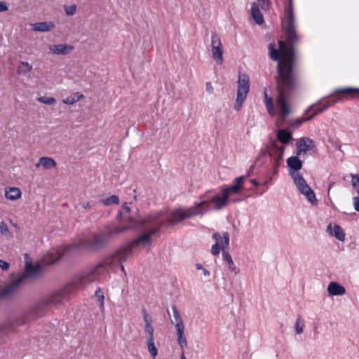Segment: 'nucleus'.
<instances>
[{"mask_svg": "<svg viewBox=\"0 0 359 359\" xmlns=\"http://www.w3.org/2000/svg\"><path fill=\"white\" fill-rule=\"evenodd\" d=\"M82 207L86 210H88L90 208H91L92 207V203H90V202H88V203H83L81 204Z\"/></svg>", "mask_w": 359, "mask_h": 359, "instance_id": "52", "label": "nucleus"}, {"mask_svg": "<svg viewBox=\"0 0 359 359\" xmlns=\"http://www.w3.org/2000/svg\"><path fill=\"white\" fill-rule=\"evenodd\" d=\"M287 163L289 169L293 172H297L302 168V162L297 156L288 158Z\"/></svg>", "mask_w": 359, "mask_h": 359, "instance_id": "24", "label": "nucleus"}, {"mask_svg": "<svg viewBox=\"0 0 359 359\" xmlns=\"http://www.w3.org/2000/svg\"><path fill=\"white\" fill-rule=\"evenodd\" d=\"M223 259L228 263V269L230 271L233 272L234 274H237L239 270L236 267L231 256L227 251L222 252Z\"/></svg>", "mask_w": 359, "mask_h": 359, "instance_id": "27", "label": "nucleus"}, {"mask_svg": "<svg viewBox=\"0 0 359 359\" xmlns=\"http://www.w3.org/2000/svg\"><path fill=\"white\" fill-rule=\"evenodd\" d=\"M327 292L330 295L339 296L346 293V289L337 282H331L327 286Z\"/></svg>", "mask_w": 359, "mask_h": 359, "instance_id": "18", "label": "nucleus"}, {"mask_svg": "<svg viewBox=\"0 0 359 359\" xmlns=\"http://www.w3.org/2000/svg\"><path fill=\"white\" fill-rule=\"evenodd\" d=\"M266 151L271 159L273 173L276 175L278 174L279 167L283 160L285 148L283 146H279L276 141H272L268 146Z\"/></svg>", "mask_w": 359, "mask_h": 359, "instance_id": "10", "label": "nucleus"}, {"mask_svg": "<svg viewBox=\"0 0 359 359\" xmlns=\"http://www.w3.org/2000/svg\"><path fill=\"white\" fill-rule=\"evenodd\" d=\"M174 321L171 320V323L175 325L176 330L184 329V325L183 320L181 318L180 313L177 309L175 305H172V306Z\"/></svg>", "mask_w": 359, "mask_h": 359, "instance_id": "22", "label": "nucleus"}, {"mask_svg": "<svg viewBox=\"0 0 359 359\" xmlns=\"http://www.w3.org/2000/svg\"><path fill=\"white\" fill-rule=\"evenodd\" d=\"M140 219L135 220L132 217H128V221L133 223V225L130 227H116L114 229L105 228L101 231L93 233L91 237L88 239L81 240L69 245L60 247L52 253L54 257L51 258L50 263H55L63 256L73 252L75 249H83L91 252L100 251L107 245L114 234L123 232L128 229L135 228V222H138Z\"/></svg>", "mask_w": 359, "mask_h": 359, "instance_id": "4", "label": "nucleus"}, {"mask_svg": "<svg viewBox=\"0 0 359 359\" xmlns=\"http://www.w3.org/2000/svg\"><path fill=\"white\" fill-rule=\"evenodd\" d=\"M315 147L314 142L309 137H302L297 143V155L302 153L306 154L308 151Z\"/></svg>", "mask_w": 359, "mask_h": 359, "instance_id": "13", "label": "nucleus"}, {"mask_svg": "<svg viewBox=\"0 0 359 359\" xmlns=\"http://www.w3.org/2000/svg\"><path fill=\"white\" fill-rule=\"evenodd\" d=\"M333 231V235L337 240L340 241H344L345 240V233L340 226L334 224Z\"/></svg>", "mask_w": 359, "mask_h": 359, "instance_id": "33", "label": "nucleus"}, {"mask_svg": "<svg viewBox=\"0 0 359 359\" xmlns=\"http://www.w3.org/2000/svg\"><path fill=\"white\" fill-rule=\"evenodd\" d=\"M278 50L282 53V56H285L288 58V46L285 41H278Z\"/></svg>", "mask_w": 359, "mask_h": 359, "instance_id": "39", "label": "nucleus"}, {"mask_svg": "<svg viewBox=\"0 0 359 359\" xmlns=\"http://www.w3.org/2000/svg\"><path fill=\"white\" fill-rule=\"evenodd\" d=\"M212 238L216 241V243L212 246L211 252L213 255H217L220 251L219 241L221 240V235L219 233H215Z\"/></svg>", "mask_w": 359, "mask_h": 359, "instance_id": "31", "label": "nucleus"}, {"mask_svg": "<svg viewBox=\"0 0 359 359\" xmlns=\"http://www.w3.org/2000/svg\"><path fill=\"white\" fill-rule=\"evenodd\" d=\"M83 97L82 94L76 93L74 96L67 97L63 100V102L66 104H73Z\"/></svg>", "mask_w": 359, "mask_h": 359, "instance_id": "34", "label": "nucleus"}, {"mask_svg": "<svg viewBox=\"0 0 359 359\" xmlns=\"http://www.w3.org/2000/svg\"><path fill=\"white\" fill-rule=\"evenodd\" d=\"M278 141L283 144H287L292 140V133L287 130H280L277 133Z\"/></svg>", "mask_w": 359, "mask_h": 359, "instance_id": "26", "label": "nucleus"}, {"mask_svg": "<svg viewBox=\"0 0 359 359\" xmlns=\"http://www.w3.org/2000/svg\"><path fill=\"white\" fill-rule=\"evenodd\" d=\"M251 15L257 24H263L264 21L263 15L259 11L258 4L255 2H253L251 6Z\"/></svg>", "mask_w": 359, "mask_h": 359, "instance_id": "21", "label": "nucleus"}, {"mask_svg": "<svg viewBox=\"0 0 359 359\" xmlns=\"http://www.w3.org/2000/svg\"><path fill=\"white\" fill-rule=\"evenodd\" d=\"M13 327L10 323H5L0 325V343L6 337L9 333L13 332Z\"/></svg>", "mask_w": 359, "mask_h": 359, "instance_id": "29", "label": "nucleus"}, {"mask_svg": "<svg viewBox=\"0 0 359 359\" xmlns=\"http://www.w3.org/2000/svg\"><path fill=\"white\" fill-rule=\"evenodd\" d=\"M161 216V212L151 213L144 218H141L138 222H135V226H140V229L144 233L134 239L130 244L121 247L115 252L109 255L118 262V264L114 267V271H111L112 272H116V270L120 268L126 276L123 262H126L132 255L133 248L138 247L142 244L150 245L151 243V237L159 232L164 224Z\"/></svg>", "mask_w": 359, "mask_h": 359, "instance_id": "3", "label": "nucleus"}, {"mask_svg": "<svg viewBox=\"0 0 359 359\" xmlns=\"http://www.w3.org/2000/svg\"><path fill=\"white\" fill-rule=\"evenodd\" d=\"M283 29L288 46V57L295 61L296 46L300 43L301 37L297 34L295 21L282 22Z\"/></svg>", "mask_w": 359, "mask_h": 359, "instance_id": "8", "label": "nucleus"}, {"mask_svg": "<svg viewBox=\"0 0 359 359\" xmlns=\"http://www.w3.org/2000/svg\"><path fill=\"white\" fill-rule=\"evenodd\" d=\"M27 278V276L26 274L20 275L4 289L0 290V298H9L16 294Z\"/></svg>", "mask_w": 359, "mask_h": 359, "instance_id": "11", "label": "nucleus"}, {"mask_svg": "<svg viewBox=\"0 0 359 359\" xmlns=\"http://www.w3.org/2000/svg\"><path fill=\"white\" fill-rule=\"evenodd\" d=\"M0 232L4 236H8L10 233L8 227L4 222H0Z\"/></svg>", "mask_w": 359, "mask_h": 359, "instance_id": "45", "label": "nucleus"}, {"mask_svg": "<svg viewBox=\"0 0 359 359\" xmlns=\"http://www.w3.org/2000/svg\"><path fill=\"white\" fill-rule=\"evenodd\" d=\"M38 100L40 102L48 105L53 104L56 102L54 97H41Z\"/></svg>", "mask_w": 359, "mask_h": 359, "instance_id": "43", "label": "nucleus"}, {"mask_svg": "<svg viewBox=\"0 0 359 359\" xmlns=\"http://www.w3.org/2000/svg\"><path fill=\"white\" fill-rule=\"evenodd\" d=\"M250 90V79L248 74H239L235 109L239 111Z\"/></svg>", "mask_w": 359, "mask_h": 359, "instance_id": "9", "label": "nucleus"}, {"mask_svg": "<svg viewBox=\"0 0 359 359\" xmlns=\"http://www.w3.org/2000/svg\"><path fill=\"white\" fill-rule=\"evenodd\" d=\"M184 329L176 330L177 341L182 350L187 346V341L184 334Z\"/></svg>", "mask_w": 359, "mask_h": 359, "instance_id": "32", "label": "nucleus"}, {"mask_svg": "<svg viewBox=\"0 0 359 359\" xmlns=\"http://www.w3.org/2000/svg\"><path fill=\"white\" fill-rule=\"evenodd\" d=\"M259 5L262 8V9L264 11H267L270 8V2L269 0H257Z\"/></svg>", "mask_w": 359, "mask_h": 359, "instance_id": "46", "label": "nucleus"}, {"mask_svg": "<svg viewBox=\"0 0 359 359\" xmlns=\"http://www.w3.org/2000/svg\"><path fill=\"white\" fill-rule=\"evenodd\" d=\"M353 205L355 210L359 212V196L353 198Z\"/></svg>", "mask_w": 359, "mask_h": 359, "instance_id": "48", "label": "nucleus"}, {"mask_svg": "<svg viewBox=\"0 0 359 359\" xmlns=\"http://www.w3.org/2000/svg\"><path fill=\"white\" fill-rule=\"evenodd\" d=\"M102 202L104 205L108 206L111 204H118L119 199L117 196L111 195L109 197L103 199Z\"/></svg>", "mask_w": 359, "mask_h": 359, "instance_id": "38", "label": "nucleus"}, {"mask_svg": "<svg viewBox=\"0 0 359 359\" xmlns=\"http://www.w3.org/2000/svg\"><path fill=\"white\" fill-rule=\"evenodd\" d=\"M327 231L328 232H330V234H332V229H331V224H329V225L327 226Z\"/></svg>", "mask_w": 359, "mask_h": 359, "instance_id": "58", "label": "nucleus"}, {"mask_svg": "<svg viewBox=\"0 0 359 359\" xmlns=\"http://www.w3.org/2000/svg\"><path fill=\"white\" fill-rule=\"evenodd\" d=\"M76 11V5H71L69 6H65V11L67 15L72 16L73 15Z\"/></svg>", "mask_w": 359, "mask_h": 359, "instance_id": "42", "label": "nucleus"}, {"mask_svg": "<svg viewBox=\"0 0 359 359\" xmlns=\"http://www.w3.org/2000/svg\"><path fill=\"white\" fill-rule=\"evenodd\" d=\"M241 191L242 190L239 189V187L234 185L233 184L227 187H222L220 195L215 194L213 196H210L212 191H209L206 192L204 196L205 199L196 203L195 205L191 206L185 210L177 209L173 211L167 223L170 226H174L185 219L203 215L212 209L211 204H212L213 209L215 210H221L231 203V196L240 194Z\"/></svg>", "mask_w": 359, "mask_h": 359, "instance_id": "2", "label": "nucleus"}, {"mask_svg": "<svg viewBox=\"0 0 359 359\" xmlns=\"http://www.w3.org/2000/svg\"><path fill=\"white\" fill-rule=\"evenodd\" d=\"M8 9L7 4L4 1H0V12L6 11Z\"/></svg>", "mask_w": 359, "mask_h": 359, "instance_id": "50", "label": "nucleus"}, {"mask_svg": "<svg viewBox=\"0 0 359 359\" xmlns=\"http://www.w3.org/2000/svg\"><path fill=\"white\" fill-rule=\"evenodd\" d=\"M48 48L53 54L66 55L74 50V46L67 44H57L50 45Z\"/></svg>", "mask_w": 359, "mask_h": 359, "instance_id": "16", "label": "nucleus"}, {"mask_svg": "<svg viewBox=\"0 0 359 359\" xmlns=\"http://www.w3.org/2000/svg\"><path fill=\"white\" fill-rule=\"evenodd\" d=\"M291 175L299 192H303L304 190L310 188L300 172H292Z\"/></svg>", "mask_w": 359, "mask_h": 359, "instance_id": "17", "label": "nucleus"}, {"mask_svg": "<svg viewBox=\"0 0 359 359\" xmlns=\"http://www.w3.org/2000/svg\"><path fill=\"white\" fill-rule=\"evenodd\" d=\"M229 232L223 233V238L221 237L219 241V245L222 251H225V249L229 247Z\"/></svg>", "mask_w": 359, "mask_h": 359, "instance_id": "37", "label": "nucleus"}, {"mask_svg": "<svg viewBox=\"0 0 359 359\" xmlns=\"http://www.w3.org/2000/svg\"><path fill=\"white\" fill-rule=\"evenodd\" d=\"M42 166L44 169L48 170L57 166L56 161L50 157H41L39 162L36 164V168Z\"/></svg>", "mask_w": 359, "mask_h": 359, "instance_id": "20", "label": "nucleus"}, {"mask_svg": "<svg viewBox=\"0 0 359 359\" xmlns=\"http://www.w3.org/2000/svg\"><path fill=\"white\" fill-rule=\"evenodd\" d=\"M9 263L2 259H0V267L4 270H7L9 268Z\"/></svg>", "mask_w": 359, "mask_h": 359, "instance_id": "49", "label": "nucleus"}, {"mask_svg": "<svg viewBox=\"0 0 359 359\" xmlns=\"http://www.w3.org/2000/svg\"><path fill=\"white\" fill-rule=\"evenodd\" d=\"M250 175V172H248L246 175L236 177L233 180V184L239 187L242 191L244 189L243 182Z\"/></svg>", "mask_w": 359, "mask_h": 359, "instance_id": "36", "label": "nucleus"}, {"mask_svg": "<svg viewBox=\"0 0 359 359\" xmlns=\"http://www.w3.org/2000/svg\"><path fill=\"white\" fill-rule=\"evenodd\" d=\"M300 193L306 197L310 203L312 205H317L318 201L316 198L315 193L311 188H309L307 190L306 189L303 192Z\"/></svg>", "mask_w": 359, "mask_h": 359, "instance_id": "30", "label": "nucleus"}, {"mask_svg": "<svg viewBox=\"0 0 359 359\" xmlns=\"http://www.w3.org/2000/svg\"><path fill=\"white\" fill-rule=\"evenodd\" d=\"M284 13L285 16L283 22L295 21L293 0H285Z\"/></svg>", "mask_w": 359, "mask_h": 359, "instance_id": "15", "label": "nucleus"}, {"mask_svg": "<svg viewBox=\"0 0 359 359\" xmlns=\"http://www.w3.org/2000/svg\"><path fill=\"white\" fill-rule=\"evenodd\" d=\"M211 51L213 59L217 64L223 62V46L219 36L215 32L211 34Z\"/></svg>", "mask_w": 359, "mask_h": 359, "instance_id": "12", "label": "nucleus"}, {"mask_svg": "<svg viewBox=\"0 0 359 359\" xmlns=\"http://www.w3.org/2000/svg\"><path fill=\"white\" fill-rule=\"evenodd\" d=\"M142 315H143V320L145 323L144 332L146 334V338L147 339H153V338H154V328L152 326V318L148 314V313L147 312V311L144 308H142Z\"/></svg>", "mask_w": 359, "mask_h": 359, "instance_id": "14", "label": "nucleus"}, {"mask_svg": "<svg viewBox=\"0 0 359 359\" xmlns=\"http://www.w3.org/2000/svg\"><path fill=\"white\" fill-rule=\"evenodd\" d=\"M206 90L210 93H212L213 92V87L210 83H208L206 84Z\"/></svg>", "mask_w": 359, "mask_h": 359, "instance_id": "53", "label": "nucleus"}, {"mask_svg": "<svg viewBox=\"0 0 359 359\" xmlns=\"http://www.w3.org/2000/svg\"><path fill=\"white\" fill-rule=\"evenodd\" d=\"M122 213L121 211L118 212V216H121Z\"/></svg>", "mask_w": 359, "mask_h": 359, "instance_id": "60", "label": "nucleus"}, {"mask_svg": "<svg viewBox=\"0 0 359 359\" xmlns=\"http://www.w3.org/2000/svg\"><path fill=\"white\" fill-rule=\"evenodd\" d=\"M180 359H187L186 357H185L184 351H182V353H181V355H180Z\"/></svg>", "mask_w": 359, "mask_h": 359, "instance_id": "59", "label": "nucleus"}, {"mask_svg": "<svg viewBox=\"0 0 359 359\" xmlns=\"http://www.w3.org/2000/svg\"><path fill=\"white\" fill-rule=\"evenodd\" d=\"M25 269L26 272L24 273L23 274H26L28 278L29 276H34L38 275L41 271V267L40 265L38 264L33 266L32 262H26Z\"/></svg>", "mask_w": 359, "mask_h": 359, "instance_id": "25", "label": "nucleus"}, {"mask_svg": "<svg viewBox=\"0 0 359 359\" xmlns=\"http://www.w3.org/2000/svg\"><path fill=\"white\" fill-rule=\"evenodd\" d=\"M95 297L97 298V300L100 302V307L102 309L104 307V297L102 290L100 287L97 288L95 291Z\"/></svg>", "mask_w": 359, "mask_h": 359, "instance_id": "41", "label": "nucleus"}, {"mask_svg": "<svg viewBox=\"0 0 359 359\" xmlns=\"http://www.w3.org/2000/svg\"><path fill=\"white\" fill-rule=\"evenodd\" d=\"M118 264L112 257H106L84 273L74 278L64 288L71 297L76 291L83 288L86 284L93 282H102L106 280L111 271Z\"/></svg>", "mask_w": 359, "mask_h": 359, "instance_id": "5", "label": "nucleus"}, {"mask_svg": "<svg viewBox=\"0 0 359 359\" xmlns=\"http://www.w3.org/2000/svg\"><path fill=\"white\" fill-rule=\"evenodd\" d=\"M264 103L267 111L271 116H274L276 115V111L273 107V99L268 95L266 88L264 89Z\"/></svg>", "mask_w": 359, "mask_h": 359, "instance_id": "28", "label": "nucleus"}, {"mask_svg": "<svg viewBox=\"0 0 359 359\" xmlns=\"http://www.w3.org/2000/svg\"><path fill=\"white\" fill-rule=\"evenodd\" d=\"M240 201H241V198H233V199H231V203H238V202H240Z\"/></svg>", "mask_w": 359, "mask_h": 359, "instance_id": "56", "label": "nucleus"}, {"mask_svg": "<svg viewBox=\"0 0 359 359\" xmlns=\"http://www.w3.org/2000/svg\"><path fill=\"white\" fill-rule=\"evenodd\" d=\"M32 29L36 32H48L55 27L53 22H41L32 25Z\"/></svg>", "mask_w": 359, "mask_h": 359, "instance_id": "19", "label": "nucleus"}, {"mask_svg": "<svg viewBox=\"0 0 359 359\" xmlns=\"http://www.w3.org/2000/svg\"><path fill=\"white\" fill-rule=\"evenodd\" d=\"M267 182H267V181H266V182L264 183V185H266Z\"/></svg>", "mask_w": 359, "mask_h": 359, "instance_id": "61", "label": "nucleus"}, {"mask_svg": "<svg viewBox=\"0 0 359 359\" xmlns=\"http://www.w3.org/2000/svg\"><path fill=\"white\" fill-rule=\"evenodd\" d=\"M22 196V192L19 188L9 187L5 189V196L7 199L11 201H15L20 198Z\"/></svg>", "mask_w": 359, "mask_h": 359, "instance_id": "23", "label": "nucleus"}, {"mask_svg": "<svg viewBox=\"0 0 359 359\" xmlns=\"http://www.w3.org/2000/svg\"><path fill=\"white\" fill-rule=\"evenodd\" d=\"M32 69V66L27 62H21L18 67L19 72L25 74L30 72Z\"/></svg>", "mask_w": 359, "mask_h": 359, "instance_id": "40", "label": "nucleus"}, {"mask_svg": "<svg viewBox=\"0 0 359 359\" xmlns=\"http://www.w3.org/2000/svg\"><path fill=\"white\" fill-rule=\"evenodd\" d=\"M269 50L271 60L278 62L276 78L278 90L276 102L279 114L284 119L292 112L289 100L297 89V82L293 74L294 62L290 57L282 56V53L275 48L273 43H269Z\"/></svg>", "mask_w": 359, "mask_h": 359, "instance_id": "1", "label": "nucleus"}, {"mask_svg": "<svg viewBox=\"0 0 359 359\" xmlns=\"http://www.w3.org/2000/svg\"><path fill=\"white\" fill-rule=\"evenodd\" d=\"M250 183H251L252 185H254V186H255V187H257V186H259V182H257V180H255V179H251V180H250Z\"/></svg>", "mask_w": 359, "mask_h": 359, "instance_id": "54", "label": "nucleus"}, {"mask_svg": "<svg viewBox=\"0 0 359 359\" xmlns=\"http://www.w3.org/2000/svg\"><path fill=\"white\" fill-rule=\"evenodd\" d=\"M147 339L149 351L151 356L154 358V359H155L156 356L158 355V350L154 344V338Z\"/></svg>", "mask_w": 359, "mask_h": 359, "instance_id": "35", "label": "nucleus"}, {"mask_svg": "<svg viewBox=\"0 0 359 359\" xmlns=\"http://www.w3.org/2000/svg\"><path fill=\"white\" fill-rule=\"evenodd\" d=\"M122 208L123 210L127 212V213H130V208L128 206V205L127 203H124L123 205H122Z\"/></svg>", "mask_w": 359, "mask_h": 359, "instance_id": "51", "label": "nucleus"}, {"mask_svg": "<svg viewBox=\"0 0 359 359\" xmlns=\"http://www.w3.org/2000/svg\"><path fill=\"white\" fill-rule=\"evenodd\" d=\"M309 119L306 118H297L293 123V126L294 127H299L301 124H302L304 122L308 121Z\"/></svg>", "mask_w": 359, "mask_h": 359, "instance_id": "47", "label": "nucleus"}, {"mask_svg": "<svg viewBox=\"0 0 359 359\" xmlns=\"http://www.w3.org/2000/svg\"><path fill=\"white\" fill-rule=\"evenodd\" d=\"M196 268L197 270H201L203 269V266L201 264H196Z\"/></svg>", "mask_w": 359, "mask_h": 359, "instance_id": "57", "label": "nucleus"}, {"mask_svg": "<svg viewBox=\"0 0 359 359\" xmlns=\"http://www.w3.org/2000/svg\"><path fill=\"white\" fill-rule=\"evenodd\" d=\"M359 94V88H346L336 89L331 95L324 97L316 103L311 104L305 111L309 114L307 119H311L316 115L325 111L329 107L339 102H343L349 97H354Z\"/></svg>", "mask_w": 359, "mask_h": 359, "instance_id": "7", "label": "nucleus"}, {"mask_svg": "<svg viewBox=\"0 0 359 359\" xmlns=\"http://www.w3.org/2000/svg\"><path fill=\"white\" fill-rule=\"evenodd\" d=\"M203 273L204 274V276H209L210 275V272L208 269L203 268Z\"/></svg>", "mask_w": 359, "mask_h": 359, "instance_id": "55", "label": "nucleus"}, {"mask_svg": "<svg viewBox=\"0 0 359 359\" xmlns=\"http://www.w3.org/2000/svg\"><path fill=\"white\" fill-rule=\"evenodd\" d=\"M303 328H304V324H303V323L301 322L300 316H299L297 319V322H296V325H295V331H296L297 334H302L303 332Z\"/></svg>", "mask_w": 359, "mask_h": 359, "instance_id": "44", "label": "nucleus"}, {"mask_svg": "<svg viewBox=\"0 0 359 359\" xmlns=\"http://www.w3.org/2000/svg\"><path fill=\"white\" fill-rule=\"evenodd\" d=\"M70 298L68 292L62 287L50 294L43 297L30 306L17 320L18 325H23L43 317L51 306L57 305Z\"/></svg>", "mask_w": 359, "mask_h": 359, "instance_id": "6", "label": "nucleus"}]
</instances>
